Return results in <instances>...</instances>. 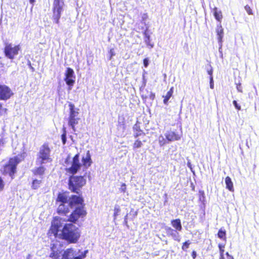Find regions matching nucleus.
Segmentation results:
<instances>
[{"label":"nucleus","mask_w":259,"mask_h":259,"mask_svg":"<svg viewBox=\"0 0 259 259\" xmlns=\"http://www.w3.org/2000/svg\"><path fill=\"white\" fill-rule=\"evenodd\" d=\"M145 42L146 45L150 49L153 48L154 44L151 42L150 35L146 33H145Z\"/></svg>","instance_id":"nucleus-24"},{"label":"nucleus","mask_w":259,"mask_h":259,"mask_svg":"<svg viewBox=\"0 0 259 259\" xmlns=\"http://www.w3.org/2000/svg\"><path fill=\"white\" fill-rule=\"evenodd\" d=\"M209 79H210V87L211 89H213V87H214L213 77L210 76Z\"/></svg>","instance_id":"nucleus-38"},{"label":"nucleus","mask_w":259,"mask_h":259,"mask_svg":"<svg viewBox=\"0 0 259 259\" xmlns=\"http://www.w3.org/2000/svg\"><path fill=\"white\" fill-rule=\"evenodd\" d=\"M146 140L141 141L139 139H137L133 144V148L134 150L140 148L143 146V142H146Z\"/></svg>","instance_id":"nucleus-22"},{"label":"nucleus","mask_w":259,"mask_h":259,"mask_svg":"<svg viewBox=\"0 0 259 259\" xmlns=\"http://www.w3.org/2000/svg\"><path fill=\"white\" fill-rule=\"evenodd\" d=\"M158 140L160 146H163L169 142V141L168 140L167 138L165 136L164 137L163 136L161 135L158 137Z\"/></svg>","instance_id":"nucleus-21"},{"label":"nucleus","mask_w":259,"mask_h":259,"mask_svg":"<svg viewBox=\"0 0 259 259\" xmlns=\"http://www.w3.org/2000/svg\"><path fill=\"white\" fill-rule=\"evenodd\" d=\"M208 74L210 75V76H212V69H210V70L207 71Z\"/></svg>","instance_id":"nucleus-43"},{"label":"nucleus","mask_w":259,"mask_h":259,"mask_svg":"<svg viewBox=\"0 0 259 259\" xmlns=\"http://www.w3.org/2000/svg\"><path fill=\"white\" fill-rule=\"evenodd\" d=\"M174 93V87H172L170 88L169 90L167 92L165 96H163V102L164 104L167 105L169 99L172 97Z\"/></svg>","instance_id":"nucleus-18"},{"label":"nucleus","mask_w":259,"mask_h":259,"mask_svg":"<svg viewBox=\"0 0 259 259\" xmlns=\"http://www.w3.org/2000/svg\"><path fill=\"white\" fill-rule=\"evenodd\" d=\"M218 236L219 238L226 241V231L225 230L220 229L218 233Z\"/></svg>","instance_id":"nucleus-25"},{"label":"nucleus","mask_w":259,"mask_h":259,"mask_svg":"<svg viewBox=\"0 0 259 259\" xmlns=\"http://www.w3.org/2000/svg\"><path fill=\"white\" fill-rule=\"evenodd\" d=\"M63 129H64V133L61 135V139L62 140L63 144H65L66 142V132L65 131V128H64Z\"/></svg>","instance_id":"nucleus-32"},{"label":"nucleus","mask_w":259,"mask_h":259,"mask_svg":"<svg viewBox=\"0 0 259 259\" xmlns=\"http://www.w3.org/2000/svg\"><path fill=\"white\" fill-rule=\"evenodd\" d=\"M57 212L61 216H67L70 209L74 208L68 216L67 221L72 224L83 220L87 214L84 199L81 195H71L68 197L67 192H59L56 198Z\"/></svg>","instance_id":"nucleus-1"},{"label":"nucleus","mask_w":259,"mask_h":259,"mask_svg":"<svg viewBox=\"0 0 259 259\" xmlns=\"http://www.w3.org/2000/svg\"><path fill=\"white\" fill-rule=\"evenodd\" d=\"M172 226L176 229V230L181 231L182 229V226L181 220L179 219L172 220L171 221Z\"/></svg>","instance_id":"nucleus-17"},{"label":"nucleus","mask_w":259,"mask_h":259,"mask_svg":"<svg viewBox=\"0 0 259 259\" xmlns=\"http://www.w3.org/2000/svg\"><path fill=\"white\" fill-rule=\"evenodd\" d=\"M145 133L141 130H139L138 132L134 134L135 138H137L139 136H145Z\"/></svg>","instance_id":"nucleus-30"},{"label":"nucleus","mask_w":259,"mask_h":259,"mask_svg":"<svg viewBox=\"0 0 259 259\" xmlns=\"http://www.w3.org/2000/svg\"><path fill=\"white\" fill-rule=\"evenodd\" d=\"M14 95L12 89L6 84H0V100L7 101Z\"/></svg>","instance_id":"nucleus-10"},{"label":"nucleus","mask_w":259,"mask_h":259,"mask_svg":"<svg viewBox=\"0 0 259 259\" xmlns=\"http://www.w3.org/2000/svg\"><path fill=\"white\" fill-rule=\"evenodd\" d=\"M61 227L60 218L58 217H54L48 232V236L53 235L55 238L66 240L69 243H75L78 241L80 234L77 227L72 223H66L63 226L61 233L59 234Z\"/></svg>","instance_id":"nucleus-2"},{"label":"nucleus","mask_w":259,"mask_h":259,"mask_svg":"<svg viewBox=\"0 0 259 259\" xmlns=\"http://www.w3.org/2000/svg\"><path fill=\"white\" fill-rule=\"evenodd\" d=\"M86 183L84 176L71 175L69 178L68 188L71 192L80 195V190Z\"/></svg>","instance_id":"nucleus-5"},{"label":"nucleus","mask_w":259,"mask_h":259,"mask_svg":"<svg viewBox=\"0 0 259 259\" xmlns=\"http://www.w3.org/2000/svg\"><path fill=\"white\" fill-rule=\"evenodd\" d=\"M29 2L31 4H33L34 3L35 0H29Z\"/></svg>","instance_id":"nucleus-47"},{"label":"nucleus","mask_w":259,"mask_h":259,"mask_svg":"<svg viewBox=\"0 0 259 259\" xmlns=\"http://www.w3.org/2000/svg\"><path fill=\"white\" fill-rule=\"evenodd\" d=\"M74 259H81L80 256H76L74 258Z\"/></svg>","instance_id":"nucleus-49"},{"label":"nucleus","mask_w":259,"mask_h":259,"mask_svg":"<svg viewBox=\"0 0 259 259\" xmlns=\"http://www.w3.org/2000/svg\"><path fill=\"white\" fill-rule=\"evenodd\" d=\"M46 170V168L45 167L42 165H40L39 166L33 169L32 172L34 176H41L45 175Z\"/></svg>","instance_id":"nucleus-15"},{"label":"nucleus","mask_w":259,"mask_h":259,"mask_svg":"<svg viewBox=\"0 0 259 259\" xmlns=\"http://www.w3.org/2000/svg\"><path fill=\"white\" fill-rule=\"evenodd\" d=\"M212 12L215 19L221 24L223 17L222 11L219 10L218 8L214 7L212 9Z\"/></svg>","instance_id":"nucleus-16"},{"label":"nucleus","mask_w":259,"mask_h":259,"mask_svg":"<svg viewBox=\"0 0 259 259\" xmlns=\"http://www.w3.org/2000/svg\"><path fill=\"white\" fill-rule=\"evenodd\" d=\"M238 92L242 93V88L240 83L237 84L236 86Z\"/></svg>","instance_id":"nucleus-40"},{"label":"nucleus","mask_w":259,"mask_h":259,"mask_svg":"<svg viewBox=\"0 0 259 259\" xmlns=\"http://www.w3.org/2000/svg\"><path fill=\"white\" fill-rule=\"evenodd\" d=\"M182 135V131L180 128V132L176 131H169L165 134V136L169 142H171L180 140Z\"/></svg>","instance_id":"nucleus-11"},{"label":"nucleus","mask_w":259,"mask_h":259,"mask_svg":"<svg viewBox=\"0 0 259 259\" xmlns=\"http://www.w3.org/2000/svg\"><path fill=\"white\" fill-rule=\"evenodd\" d=\"M218 247H219V250H220V259H224V253L225 251V250H224L225 245L222 244H219L218 245Z\"/></svg>","instance_id":"nucleus-27"},{"label":"nucleus","mask_w":259,"mask_h":259,"mask_svg":"<svg viewBox=\"0 0 259 259\" xmlns=\"http://www.w3.org/2000/svg\"><path fill=\"white\" fill-rule=\"evenodd\" d=\"M155 93L151 92L149 95L150 99L153 100L155 98Z\"/></svg>","instance_id":"nucleus-41"},{"label":"nucleus","mask_w":259,"mask_h":259,"mask_svg":"<svg viewBox=\"0 0 259 259\" xmlns=\"http://www.w3.org/2000/svg\"><path fill=\"white\" fill-rule=\"evenodd\" d=\"M109 53L110 54V58H109V59H111L112 57L115 55V53H114V49H111L110 50Z\"/></svg>","instance_id":"nucleus-37"},{"label":"nucleus","mask_w":259,"mask_h":259,"mask_svg":"<svg viewBox=\"0 0 259 259\" xmlns=\"http://www.w3.org/2000/svg\"><path fill=\"white\" fill-rule=\"evenodd\" d=\"M8 109L3 107L2 103H0V115L7 114Z\"/></svg>","instance_id":"nucleus-31"},{"label":"nucleus","mask_w":259,"mask_h":259,"mask_svg":"<svg viewBox=\"0 0 259 259\" xmlns=\"http://www.w3.org/2000/svg\"><path fill=\"white\" fill-rule=\"evenodd\" d=\"M5 182H4L2 178L0 177V192L3 191L5 188Z\"/></svg>","instance_id":"nucleus-33"},{"label":"nucleus","mask_w":259,"mask_h":259,"mask_svg":"<svg viewBox=\"0 0 259 259\" xmlns=\"http://www.w3.org/2000/svg\"><path fill=\"white\" fill-rule=\"evenodd\" d=\"M191 242L189 240L186 241L183 243L182 246V249L184 251H187V249L189 247Z\"/></svg>","instance_id":"nucleus-28"},{"label":"nucleus","mask_w":259,"mask_h":259,"mask_svg":"<svg viewBox=\"0 0 259 259\" xmlns=\"http://www.w3.org/2000/svg\"><path fill=\"white\" fill-rule=\"evenodd\" d=\"M21 50L20 45H13L11 43H6L4 49V53L5 56L10 60L14 59L15 56L19 54Z\"/></svg>","instance_id":"nucleus-9"},{"label":"nucleus","mask_w":259,"mask_h":259,"mask_svg":"<svg viewBox=\"0 0 259 259\" xmlns=\"http://www.w3.org/2000/svg\"><path fill=\"white\" fill-rule=\"evenodd\" d=\"M79 153H76L72 158L70 155H68L65 159L64 162L66 165H70L69 167L65 168V171L70 175H75L82 166L85 168H89L92 164L91 155L89 150L87 151L85 156L81 158V163L79 160Z\"/></svg>","instance_id":"nucleus-3"},{"label":"nucleus","mask_w":259,"mask_h":259,"mask_svg":"<svg viewBox=\"0 0 259 259\" xmlns=\"http://www.w3.org/2000/svg\"><path fill=\"white\" fill-rule=\"evenodd\" d=\"M120 211V208L119 206H115L114 208V213L113 217L114 219H116L117 216L119 214V212Z\"/></svg>","instance_id":"nucleus-29"},{"label":"nucleus","mask_w":259,"mask_h":259,"mask_svg":"<svg viewBox=\"0 0 259 259\" xmlns=\"http://www.w3.org/2000/svg\"><path fill=\"white\" fill-rule=\"evenodd\" d=\"M226 255H228V257H229V259H233L232 256H231L229 255V253H228V252H227L226 253Z\"/></svg>","instance_id":"nucleus-45"},{"label":"nucleus","mask_w":259,"mask_h":259,"mask_svg":"<svg viewBox=\"0 0 259 259\" xmlns=\"http://www.w3.org/2000/svg\"><path fill=\"white\" fill-rule=\"evenodd\" d=\"M144 65L145 67H147L149 64V60L148 58H145L143 60Z\"/></svg>","instance_id":"nucleus-39"},{"label":"nucleus","mask_w":259,"mask_h":259,"mask_svg":"<svg viewBox=\"0 0 259 259\" xmlns=\"http://www.w3.org/2000/svg\"><path fill=\"white\" fill-rule=\"evenodd\" d=\"M73 78H75L73 70L69 67L67 68L64 79L66 84L69 86L73 85L75 82V80Z\"/></svg>","instance_id":"nucleus-12"},{"label":"nucleus","mask_w":259,"mask_h":259,"mask_svg":"<svg viewBox=\"0 0 259 259\" xmlns=\"http://www.w3.org/2000/svg\"><path fill=\"white\" fill-rule=\"evenodd\" d=\"M166 231L168 235L171 236L175 240H177L178 241H180L179 239H177L179 233L176 231L173 230L170 227L166 228Z\"/></svg>","instance_id":"nucleus-20"},{"label":"nucleus","mask_w":259,"mask_h":259,"mask_svg":"<svg viewBox=\"0 0 259 259\" xmlns=\"http://www.w3.org/2000/svg\"><path fill=\"white\" fill-rule=\"evenodd\" d=\"M51 149L48 143H44L40 147L37 155L36 162L40 165L52 162L50 156Z\"/></svg>","instance_id":"nucleus-6"},{"label":"nucleus","mask_w":259,"mask_h":259,"mask_svg":"<svg viewBox=\"0 0 259 259\" xmlns=\"http://www.w3.org/2000/svg\"><path fill=\"white\" fill-rule=\"evenodd\" d=\"M23 159L21 154L10 157L8 162L1 169L2 174L4 176L8 175L12 179H14L17 171V166Z\"/></svg>","instance_id":"nucleus-4"},{"label":"nucleus","mask_w":259,"mask_h":259,"mask_svg":"<svg viewBox=\"0 0 259 259\" xmlns=\"http://www.w3.org/2000/svg\"><path fill=\"white\" fill-rule=\"evenodd\" d=\"M217 34L218 35V40L219 43L222 44L223 41V38L224 36V29L221 25L219 23L217 25L215 29Z\"/></svg>","instance_id":"nucleus-14"},{"label":"nucleus","mask_w":259,"mask_h":259,"mask_svg":"<svg viewBox=\"0 0 259 259\" xmlns=\"http://www.w3.org/2000/svg\"><path fill=\"white\" fill-rule=\"evenodd\" d=\"M64 6V0H53L52 19L56 24H59L60 23L59 20L63 11Z\"/></svg>","instance_id":"nucleus-7"},{"label":"nucleus","mask_w":259,"mask_h":259,"mask_svg":"<svg viewBox=\"0 0 259 259\" xmlns=\"http://www.w3.org/2000/svg\"><path fill=\"white\" fill-rule=\"evenodd\" d=\"M124 220H126V221H127V214H126L124 218Z\"/></svg>","instance_id":"nucleus-48"},{"label":"nucleus","mask_w":259,"mask_h":259,"mask_svg":"<svg viewBox=\"0 0 259 259\" xmlns=\"http://www.w3.org/2000/svg\"><path fill=\"white\" fill-rule=\"evenodd\" d=\"M56 245L55 244H51V249L52 252L50 254V257L52 259H59L60 257L61 251L58 249H56Z\"/></svg>","instance_id":"nucleus-13"},{"label":"nucleus","mask_w":259,"mask_h":259,"mask_svg":"<svg viewBox=\"0 0 259 259\" xmlns=\"http://www.w3.org/2000/svg\"><path fill=\"white\" fill-rule=\"evenodd\" d=\"M249 1H250V2H251V1H252V0H249Z\"/></svg>","instance_id":"nucleus-50"},{"label":"nucleus","mask_w":259,"mask_h":259,"mask_svg":"<svg viewBox=\"0 0 259 259\" xmlns=\"http://www.w3.org/2000/svg\"><path fill=\"white\" fill-rule=\"evenodd\" d=\"M139 130H140L139 126L135 128V130H136L137 132H138Z\"/></svg>","instance_id":"nucleus-46"},{"label":"nucleus","mask_w":259,"mask_h":259,"mask_svg":"<svg viewBox=\"0 0 259 259\" xmlns=\"http://www.w3.org/2000/svg\"><path fill=\"white\" fill-rule=\"evenodd\" d=\"M233 105H234L235 107L236 108V109L237 110H241V106L240 105H239L237 101L236 100H234L233 101Z\"/></svg>","instance_id":"nucleus-36"},{"label":"nucleus","mask_w":259,"mask_h":259,"mask_svg":"<svg viewBox=\"0 0 259 259\" xmlns=\"http://www.w3.org/2000/svg\"><path fill=\"white\" fill-rule=\"evenodd\" d=\"M244 8L248 15H252L253 14L251 8L249 6H248V5L245 6Z\"/></svg>","instance_id":"nucleus-34"},{"label":"nucleus","mask_w":259,"mask_h":259,"mask_svg":"<svg viewBox=\"0 0 259 259\" xmlns=\"http://www.w3.org/2000/svg\"><path fill=\"white\" fill-rule=\"evenodd\" d=\"M126 184L125 183H122L121 185V187L120 188V191L123 192V193H125V191H126Z\"/></svg>","instance_id":"nucleus-35"},{"label":"nucleus","mask_w":259,"mask_h":259,"mask_svg":"<svg viewBox=\"0 0 259 259\" xmlns=\"http://www.w3.org/2000/svg\"><path fill=\"white\" fill-rule=\"evenodd\" d=\"M225 184L226 185V188L231 192L234 191V188L233 183L231 180V179L229 176H227L225 178Z\"/></svg>","instance_id":"nucleus-19"},{"label":"nucleus","mask_w":259,"mask_h":259,"mask_svg":"<svg viewBox=\"0 0 259 259\" xmlns=\"http://www.w3.org/2000/svg\"><path fill=\"white\" fill-rule=\"evenodd\" d=\"M42 182L40 180H37L36 179H34L31 183V188L34 190L38 189L41 184Z\"/></svg>","instance_id":"nucleus-23"},{"label":"nucleus","mask_w":259,"mask_h":259,"mask_svg":"<svg viewBox=\"0 0 259 259\" xmlns=\"http://www.w3.org/2000/svg\"><path fill=\"white\" fill-rule=\"evenodd\" d=\"M124 225L127 226V227H128V222L127 221H126V220H124Z\"/></svg>","instance_id":"nucleus-44"},{"label":"nucleus","mask_w":259,"mask_h":259,"mask_svg":"<svg viewBox=\"0 0 259 259\" xmlns=\"http://www.w3.org/2000/svg\"><path fill=\"white\" fill-rule=\"evenodd\" d=\"M73 252V249L72 248H68L67 249L63 254L62 259H69V256L70 253Z\"/></svg>","instance_id":"nucleus-26"},{"label":"nucleus","mask_w":259,"mask_h":259,"mask_svg":"<svg viewBox=\"0 0 259 259\" xmlns=\"http://www.w3.org/2000/svg\"><path fill=\"white\" fill-rule=\"evenodd\" d=\"M191 256H192L193 259H195L197 256L196 252L194 250L192 251V252L191 253Z\"/></svg>","instance_id":"nucleus-42"},{"label":"nucleus","mask_w":259,"mask_h":259,"mask_svg":"<svg viewBox=\"0 0 259 259\" xmlns=\"http://www.w3.org/2000/svg\"><path fill=\"white\" fill-rule=\"evenodd\" d=\"M69 108V114L68 117V124L71 127L73 131H75V126L78 124L79 118L77 117L79 109L75 108L74 105L72 103L68 104Z\"/></svg>","instance_id":"nucleus-8"}]
</instances>
